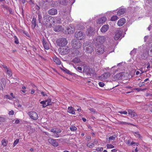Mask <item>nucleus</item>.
<instances>
[{
  "mask_svg": "<svg viewBox=\"0 0 152 152\" xmlns=\"http://www.w3.org/2000/svg\"><path fill=\"white\" fill-rule=\"evenodd\" d=\"M106 38L104 36H99L95 38L93 41V42L95 46H98L102 44L105 41Z\"/></svg>",
  "mask_w": 152,
  "mask_h": 152,
  "instance_id": "obj_1",
  "label": "nucleus"
},
{
  "mask_svg": "<svg viewBox=\"0 0 152 152\" xmlns=\"http://www.w3.org/2000/svg\"><path fill=\"white\" fill-rule=\"evenodd\" d=\"M57 17H52L47 14H45L43 16L44 22L45 21V24L47 25L48 23H55L57 20Z\"/></svg>",
  "mask_w": 152,
  "mask_h": 152,
  "instance_id": "obj_2",
  "label": "nucleus"
},
{
  "mask_svg": "<svg viewBox=\"0 0 152 152\" xmlns=\"http://www.w3.org/2000/svg\"><path fill=\"white\" fill-rule=\"evenodd\" d=\"M84 49L85 50V52L88 53H91L94 51V48L91 44L87 42L84 43Z\"/></svg>",
  "mask_w": 152,
  "mask_h": 152,
  "instance_id": "obj_3",
  "label": "nucleus"
},
{
  "mask_svg": "<svg viewBox=\"0 0 152 152\" xmlns=\"http://www.w3.org/2000/svg\"><path fill=\"white\" fill-rule=\"evenodd\" d=\"M72 46L74 49H78L81 47V44L78 39H74L72 41Z\"/></svg>",
  "mask_w": 152,
  "mask_h": 152,
  "instance_id": "obj_4",
  "label": "nucleus"
},
{
  "mask_svg": "<svg viewBox=\"0 0 152 152\" xmlns=\"http://www.w3.org/2000/svg\"><path fill=\"white\" fill-rule=\"evenodd\" d=\"M83 71L87 75H94L95 73L94 70L88 66L85 67Z\"/></svg>",
  "mask_w": 152,
  "mask_h": 152,
  "instance_id": "obj_5",
  "label": "nucleus"
},
{
  "mask_svg": "<svg viewBox=\"0 0 152 152\" xmlns=\"http://www.w3.org/2000/svg\"><path fill=\"white\" fill-rule=\"evenodd\" d=\"M96 53L99 54H102L104 51V46L103 45L96 46Z\"/></svg>",
  "mask_w": 152,
  "mask_h": 152,
  "instance_id": "obj_6",
  "label": "nucleus"
},
{
  "mask_svg": "<svg viewBox=\"0 0 152 152\" xmlns=\"http://www.w3.org/2000/svg\"><path fill=\"white\" fill-rule=\"evenodd\" d=\"M58 45L61 47H66V39L62 38L57 41Z\"/></svg>",
  "mask_w": 152,
  "mask_h": 152,
  "instance_id": "obj_7",
  "label": "nucleus"
},
{
  "mask_svg": "<svg viewBox=\"0 0 152 152\" xmlns=\"http://www.w3.org/2000/svg\"><path fill=\"white\" fill-rule=\"evenodd\" d=\"M30 117L32 119L36 120L38 118V116L37 113L34 111H30L28 113Z\"/></svg>",
  "mask_w": 152,
  "mask_h": 152,
  "instance_id": "obj_8",
  "label": "nucleus"
},
{
  "mask_svg": "<svg viewBox=\"0 0 152 152\" xmlns=\"http://www.w3.org/2000/svg\"><path fill=\"white\" fill-rule=\"evenodd\" d=\"M123 33V31L120 29L117 30L116 34L114 37V39L115 40H118L121 36Z\"/></svg>",
  "mask_w": 152,
  "mask_h": 152,
  "instance_id": "obj_9",
  "label": "nucleus"
},
{
  "mask_svg": "<svg viewBox=\"0 0 152 152\" xmlns=\"http://www.w3.org/2000/svg\"><path fill=\"white\" fill-rule=\"evenodd\" d=\"M110 75V73L107 72L104 73L101 76L99 77V78L101 80H102L107 79V78H109Z\"/></svg>",
  "mask_w": 152,
  "mask_h": 152,
  "instance_id": "obj_10",
  "label": "nucleus"
},
{
  "mask_svg": "<svg viewBox=\"0 0 152 152\" xmlns=\"http://www.w3.org/2000/svg\"><path fill=\"white\" fill-rule=\"evenodd\" d=\"M75 37L79 39L82 40L84 38V34L81 31L76 32Z\"/></svg>",
  "mask_w": 152,
  "mask_h": 152,
  "instance_id": "obj_11",
  "label": "nucleus"
},
{
  "mask_svg": "<svg viewBox=\"0 0 152 152\" xmlns=\"http://www.w3.org/2000/svg\"><path fill=\"white\" fill-rule=\"evenodd\" d=\"M75 30L74 26L72 25H70L67 28V32L68 34H72Z\"/></svg>",
  "mask_w": 152,
  "mask_h": 152,
  "instance_id": "obj_12",
  "label": "nucleus"
},
{
  "mask_svg": "<svg viewBox=\"0 0 152 152\" xmlns=\"http://www.w3.org/2000/svg\"><path fill=\"white\" fill-rule=\"evenodd\" d=\"M57 140H54L52 138L48 139L49 142L54 147H57L58 145Z\"/></svg>",
  "mask_w": 152,
  "mask_h": 152,
  "instance_id": "obj_13",
  "label": "nucleus"
},
{
  "mask_svg": "<svg viewBox=\"0 0 152 152\" xmlns=\"http://www.w3.org/2000/svg\"><path fill=\"white\" fill-rule=\"evenodd\" d=\"M107 20V18L105 17H103L99 18L96 21V23L97 24H102L104 23Z\"/></svg>",
  "mask_w": 152,
  "mask_h": 152,
  "instance_id": "obj_14",
  "label": "nucleus"
},
{
  "mask_svg": "<svg viewBox=\"0 0 152 152\" xmlns=\"http://www.w3.org/2000/svg\"><path fill=\"white\" fill-rule=\"evenodd\" d=\"M58 12L57 10L55 8H52L48 11V13L50 15H55L57 14Z\"/></svg>",
  "mask_w": 152,
  "mask_h": 152,
  "instance_id": "obj_15",
  "label": "nucleus"
},
{
  "mask_svg": "<svg viewBox=\"0 0 152 152\" xmlns=\"http://www.w3.org/2000/svg\"><path fill=\"white\" fill-rule=\"evenodd\" d=\"M126 20L124 18H121L119 20L117 23L118 25L119 26H122L125 23Z\"/></svg>",
  "mask_w": 152,
  "mask_h": 152,
  "instance_id": "obj_16",
  "label": "nucleus"
},
{
  "mask_svg": "<svg viewBox=\"0 0 152 152\" xmlns=\"http://www.w3.org/2000/svg\"><path fill=\"white\" fill-rule=\"evenodd\" d=\"M94 29L92 28H90L87 29L86 34L88 36H91L94 34Z\"/></svg>",
  "mask_w": 152,
  "mask_h": 152,
  "instance_id": "obj_17",
  "label": "nucleus"
},
{
  "mask_svg": "<svg viewBox=\"0 0 152 152\" xmlns=\"http://www.w3.org/2000/svg\"><path fill=\"white\" fill-rule=\"evenodd\" d=\"M42 42L45 49L47 50H49L50 48L49 44L46 42L44 37L42 38Z\"/></svg>",
  "mask_w": 152,
  "mask_h": 152,
  "instance_id": "obj_18",
  "label": "nucleus"
},
{
  "mask_svg": "<svg viewBox=\"0 0 152 152\" xmlns=\"http://www.w3.org/2000/svg\"><path fill=\"white\" fill-rule=\"evenodd\" d=\"M109 29V26L108 25H105L103 26L100 29L102 32L104 33L106 32Z\"/></svg>",
  "mask_w": 152,
  "mask_h": 152,
  "instance_id": "obj_19",
  "label": "nucleus"
},
{
  "mask_svg": "<svg viewBox=\"0 0 152 152\" xmlns=\"http://www.w3.org/2000/svg\"><path fill=\"white\" fill-rule=\"evenodd\" d=\"M66 47H61L60 53L61 55H65L66 53Z\"/></svg>",
  "mask_w": 152,
  "mask_h": 152,
  "instance_id": "obj_20",
  "label": "nucleus"
},
{
  "mask_svg": "<svg viewBox=\"0 0 152 152\" xmlns=\"http://www.w3.org/2000/svg\"><path fill=\"white\" fill-rule=\"evenodd\" d=\"M126 10V9H121L118 11L117 13V15L118 16H120L122 14H123L125 12Z\"/></svg>",
  "mask_w": 152,
  "mask_h": 152,
  "instance_id": "obj_21",
  "label": "nucleus"
},
{
  "mask_svg": "<svg viewBox=\"0 0 152 152\" xmlns=\"http://www.w3.org/2000/svg\"><path fill=\"white\" fill-rule=\"evenodd\" d=\"M68 112L69 113H71L72 114H75V109L74 108H73L72 107H70L68 108Z\"/></svg>",
  "mask_w": 152,
  "mask_h": 152,
  "instance_id": "obj_22",
  "label": "nucleus"
},
{
  "mask_svg": "<svg viewBox=\"0 0 152 152\" xmlns=\"http://www.w3.org/2000/svg\"><path fill=\"white\" fill-rule=\"evenodd\" d=\"M54 62L58 65H60L61 64V62L60 59L57 57L55 56L53 58Z\"/></svg>",
  "mask_w": 152,
  "mask_h": 152,
  "instance_id": "obj_23",
  "label": "nucleus"
},
{
  "mask_svg": "<svg viewBox=\"0 0 152 152\" xmlns=\"http://www.w3.org/2000/svg\"><path fill=\"white\" fill-rule=\"evenodd\" d=\"M107 137H108V136H107ZM116 137V135H114V136H110L109 137H107L106 138V140L107 141H108V143H110L111 141L115 140V137Z\"/></svg>",
  "mask_w": 152,
  "mask_h": 152,
  "instance_id": "obj_24",
  "label": "nucleus"
},
{
  "mask_svg": "<svg viewBox=\"0 0 152 152\" xmlns=\"http://www.w3.org/2000/svg\"><path fill=\"white\" fill-rule=\"evenodd\" d=\"M61 26H55L54 28V31L56 32H59L61 31Z\"/></svg>",
  "mask_w": 152,
  "mask_h": 152,
  "instance_id": "obj_25",
  "label": "nucleus"
},
{
  "mask_svg": "<svg viewBox=\"0 0 152 152\" xmlns=\"http://www.w3.org/2000/svg\"><path fill=\"white\" fill-rule=\"evenodd\" d=\"M71 62H73L77 64L80 62V60L79 58L78 57H76L73 59Z\"/></svg>",
  "mask_w": 152,
  "mask_h": 152,
  "instance_id": "obj_26",
  "label": "nucleus"
},
{
  "mask_svg": "<svg viewBox=\"0 0 152 152\" xmlns=\"http://www.w3.org/2000/svg\"><path fill=\"white\" fill-rule=\"evenodd\" d=\"M118 124H121L122 125H132L133 126H135V125H134V124H131L130 123H127V122H123V121H119L118 122Z\"/></svg>",
  "mask_w": 152,
  "mask_h": 152,
  "instance_id": "obj_27",
  "label": "nucleus"
},
{
  "mask_svg": "<svg viewBox=\"0 0 152 152\" xmlns=\"http://www.w3.org/2000/svg\"><path fill=\"white\" fill-rule=\"evenodd\" d=\"M31 23L32 28H34L36 26V19L35 18H33L31 22Z\"/></svg>",
  "mask_w": 152,
  "mask_h": 152,
  "instance_id": "obj_28",
  "label": "nucleus"
},
{
  "mask_svg": "<svg viewBox=\"0 0 152 152\" xmlns=\"http://www.w3.org/2000/svg\"><path fill=\"white\" fill-rule=\"evenodd\" d=\"M7 141L6 140H2L1 142L2 145L4 146H5L7 145Z\"/></svg>",
  "mask_w": 152,
  "mask_h": 152,
  "instance_id": "obj_29",
  "label": "nucleus"
},
{
  "mask_svg": "<svg viewBox=\"0 0 152 152\" xmlns=\"http://www.w3.org/2000/svg\"><path fill=\"white\" fill-rule=\"evenodd\" d=\"M6 72L9 77H11L12 76V72L10 69H7V71H6Z\"/></svg>",
  "mask_w": 152,
  "mask_h": 152,
  "instance_id": "obj_30",
  "label": "nucleus"
},
{
  "mask_svg": "<svg viewBox=\"0 0 152 152\" xmlns=\"http://www.w3.org/2000/svg\"><path fill=\"white\" fill-rule=\"evenodd\" d=\"M46 101V100L40 102L41 104H43V107L44 108L47 106Z\"/></svg>",
  "mask_w": 152,
  "mask_h": 152,
  "instance_id": "obj_31",
  "label": "nucleus"
},
{
  "mask_svg": "<svg viewBox=\"0 0 152 152\" xmlns=\"http://www.w3.org/2000/svg\"><path fill=\"white\" fill-rule=\"evenodd\" d=\"M70 129L72 131H75L77 129V128L76 127L73 126H72L70 127Z\"/></svg>",
  "mask_w": 152,
  "mask_h": 152,
  "instance_id": "obj_32",
  "label": "nucleus"
},
{
  "mask_svg": "<svg viewBox=\"0 0 152 152\" xmlns=\"http://www.w3.org/2000/svg\"><path fill=\"white\" fill-rule=\"evenodd\" d=\"M118 19V17L117 16H112L111 18V20L113 21H115Z\"/></svg>",
  "mask_w": 152,
  "mask_h": 152,
  "instance_id": "obj_33",
  "label": "nucleus"
},
{
  "mask_svg": "<svg viewBox=\"0 0 152 152\" xmlns=\"http://www.w3.org/2000/svg\"><path fill=\"white\" fill-rule=\"evenodd\" d=\"M14 39L15 43L16 44H18L19 43V41L17 37L15 36H14Z\"/></svg>",
  "mask_w": 152,
  "mask_h": 152,
  "instance_id": "obj_34",
  "label": "nucleus"
},
{
  "mask_svg": "<svg viewBox=\"0 0 152 152\" xmlns=\"http://www.w3.org/2000/svg\"><path fill=\"white\" fill-rule=\"evenodd\" d=\"M87 146L88 147H89V148H92L93 147H94V146H95L94 145V144L93 143H90V142H89L88 144H87Z\"/></svg>",
  "mask_w": 152,
  "mask_h": 152,
  "instance_id": "obj_35",
  "label": "nucleus"
},
{
  "mask_svg": "<svg viewBox=\"0 0 152 152\" xmlns=\"http://www.w3.org/2000/svg\"><path fill=\"white\" fill-rule=\"evenodd\" d=\"M47 106L50 105L51 104V100L50 99L46 100Z\"/></svg>",
  "mask_w": 152,
  "mask_h": 152,
  "instance_id": "obj_36",
  "label": "nucleus"
},
{
  "mask_svg": "<svg viewBox=\"0 0 152 152\" xmlns=\"http://www.w3.org/2000/svg\"><path fill=\"white\" fill-rule=\"evenodd\" d=\"M38 17L39 22H40L42 18V17L41 13H38Z\"/></svg>",
  "mask_w": 152,
  "mask_h": 152,
  "instance_id": "obj_37",
  "label": "nucleus"
},
{
  "mask_svg": "<svg viewBox=\"0 0 152 152\" xmlns=\"http://www.w3.org/2000/svg\"><path fill=\"white\" fill-rule=\"evenodd\" d=\"M96 150L98 152H101L103 150V148L102 147L97 148L96 149Z\"/></svg>",
  "mask_w": 152,
  "mask_h": 152,
  "instance_id": "obj_38",
  "label": "nucleus"
},
{
  "mask_svg": "<svg viewBox=\"0 0 152 152\" xmlns=\"http://www.w3.org/2000/svg\"><path fill=\"white\" fill-rule=\"evenodd\" d=\"M5 121V118L4 116H0V122H4Z\"/></svg>",
  "mask_w": 152,
  "mask_h": 152,
  "instance_id": "obj_39",
  "label": "nucleus"
},
{
  "mask_svg": "<svg viewBox=\"0 0 152 152\" xmlns=\"http://www.w3.org/2000/svg\"><path fill=\"white\" fill-rule=\"evenodd\" d=\"M107 148H113L114 147L111 144H108L107 145Z\"/></svg>",
  "mask_w": 152,
  "mask_h": 152,
  "instance_id": "obj_40",
  "label": "nucleus"
},
{
  "mask_svg": "<svg viewBox=\"0 0 152 152\" xmlns=\"http://www.w3.org/2000/svg\"><path fill=\"white\" fill-rule=\"evenodd\" d=\"M19 140L18 139H16L14 142L13 143V145L14 147L16 145H17L19 142Z\"/></svg>",
  "mask_w": 152,
  "mask_h": 152,
  "instance_id": "obj_41",
  "label": "nucleus"
},
{
  "mask_svg": "<svg viewBox=\"0 0 152 152\" xmlns=\"http://www.w3.org/2000/svg\"><path fill=\"white\" fill-rule=\"evenodd\" d=\"M123 72L119 73L116 75V77L119 78L120 77H121L123 75Z\"/></svg>",
  "mask_w": 152,
  "mask_h": 152,
  "instance_id": "obj_42",
  "label": "nucleus"
},
{
  "mask_svg": "<svg viewBox=\"0 0 152 152\" xmlns=\"http://www.w3.org/2000/svg\"><path fill=\"white\" fill-rule=\"evenodd\" d=\"M136 49H134L132 50L131 52L130 53V54L131 55L135 54L136 52Z\"/></svg>",
  "mask_w": 152,
  "mask_h": 152,
  "instance_id": "obj_43",
  "label": "nucleus"
},
{
  "mask_svg": "<svg viewBox=\"0 0 152 152\" xmlns=\"http://www.w3.org/2000/svg\"><path fill=\"white\" fill-rule=\"evenodd\" d=\"M4 98H6L7 99H9L10 100H12V97H11V96H10L9 95H6L4 96Z\"/></svg>",
  "mask_w": 152,
  "mask_h": 152,
  "instance_id": "obj_44",
  "label": "nucleus"
},
{
  "mask_svg": "<svg viewBox=\"0 0 152 152\" xmlns=\"http://www.w3.org/2000/svg\"><path fill=\"white\" fill-rule=\"evenodd\" d=\"M131 117H134L137 116V114L134 112H133L131 115H130Z\"/></svg>",
  "mask_w": 152,
  "mask_h": 152,
  "instance_id": "obj_45",
  "label": "nucleus"
},
{
  "mask_svg": "<svg viewBox=\"0 0 152 152\" xmlns=\"http://www.w3.org/2000/svg\"><path fill=\"white\" fill-rule=\"evenodd\" d=\"M118 113H119L121 114H124L125 115H126L127 114V112L126 111H119L118 112Z\"/></svg>",
  "mask_w": 152,
  "mask_h": 152,
  "instance_id": "obj_46",
  "label": "nucleus"
},
{
  "mask_svg": "<svg viewBox=\"0 0 152 152\" xmlns=\"http://www.w3.org/2000/svg\"><path fill=\"white\" fill-rule=\"evenodd\" d=\"M14 114V111L13 110L9 111V114L10 115H13Z\"/></svg>",
  "mask_w": 152,
  "mask_h": 152,
  "instance_id": "obj_47",
  "label": "nucleus"
},
{
  "mask_svg": "<svg viewBox=\"0 0 152 152\" xmlns=\"http://www.w3.org/2000/svg\"><path fill=\"white\" fill-rule=\"evenodd\" d=\"M98 84L99 86L101 87H103L104 85V84L102 82H99Z\"/></svg>",
  "mask_w": 152,
  "mask_h": 152,
  "instance_id": "obj_48",
  "label": "nucleus"
},
{
  "mask_svg": "<svg viewBox=\"0 0 152 152\" xmlns=\"http://www.w3.org/2000/svg\"><path fill=\"white\" fill-rule=\"evenodd\" d=\"M83 28L82 26L81 25H78L77 26V28L78 29V30H80L81 29Z\"/></svg>",
  "mask_w": 152,
  "mask_h": 152,
  "instance_id": "obj_49",
  "label": "nucleus"
},
{
  "mask_svg": "<svg viewBox=\"0 0 152 152\" xmlns=\"http://www.w3.org/2000/svg\"><path fill=\"white\" fill-rule=\"evenodd\" d=\"M98 141L97 140L94 139L93 143L94 144V145H96L98 143Z\"/></svg>",
  "mask_w": 152,
  "mask_h": 152,
  "instance_id": "obj_50",
  "label": "nucleus"
},
{
  "mask_svg": "<svg viewBox=\"0 0 152 152\" xmlns=\"http://www.w3.org/2000/svg\"><path fill=\"white\" fill-rule=\"evenodd\" d=\"M128 114L129 115H131L133 112V111L130 109L128 110Z\"/></svg>",
  "mask_w": 152,
  "mask_h": 152,
  "instance_id": "obj_51",
  "label": "nucleus"
},
{
  "mask_svg": "<svg viewBox=\"0 0 152 152\" xmlns=\"http://www.w3.org/2000/svg\"><path fill=\"white\" fill-rule=\"evenodd\" d=\"M62 67L63 68H61V69L63 71H64V72H65L66 73V69L63 66H62Z\"/></svg>",
  "mask_w": 152,
  "mask_h": 152,
  "instance_id": "obj_52",
  "label": "nucleus"
},
{
  "mask_svg": "<svg viewBox=\"0 0 152 152\" xmlns=\"http://www.w3.org/2000/svg\"><path fill=\"white\" fill-rule=\"evenodd\" d=\"M56 129H52L51 130V132H53L54 134H55L56 132Z\"/></svg>",
  "mask_w": 152,
  "mask_h": 152,
  "instance_id": "obj_53",
  "label": "nucleus"
},
{
  "mask_svg": "<svg viewBox=\"0 0 152 152\" xmlns=\"http://www.w3.org/2000/svg\"><path fill=\"white\" fill-rule=\"evenodd\" d=\"M53 136L55 137H59V135H58V134L57 133L54 134L53 135Z\"/></svg>",
  "mask_w": 152,
  "mask_h": 152,
  "instance_id": "obj_54",
  "label": "nucleus"
},
{
  "mask_svg": "<svg viewBox=\"0 0 152 152\" xmlns=\"http://www.w3.org/2000/svg\"><path fill=\"white\" fill-rule=\"evenodd\" d=\"M89 110L91 112H93L94 113L95 112V109H94L93 108H89Z\"/></svg>",
  "mask_w": 152,
  "mask_h": 152,
  "instance_id": "obj_55",
  "label": "nucleus"
},
{
  "mask_svg": "<svg viewBox=\"0 0 152 152\" xmlns=\"http://www.w3.org/2000/svg\"><path fill=\"white\" fill-rule=\"evenodd\" d=\"M10 95L11 96V97H12V99H14V98H16L15 97V96H14V94L13 93H11L10 94Z\"/></svg>",
  "mask_w": 152,
  "mask_h": 152,
  "instance_id": "obj_56",
  "label": "nucleus"
},
{
  "mask_svg": "<svg viewBox=\"0 0 152 152\" xmlns=\"http://www.w3.org/2000/svg\"><path fill=\"white\" fill-rule=\"evenodd\" d=\"M61 131L60 130H58V129H57L56 130V133L58 134L60 133L61 132Z\"/></svg>",
  "mask_w": 152,
  "mask_h": 152,
  "instance_id": "obj_57",
  "label": "nucleus"
},
{
  "mask_svg": "<svg viewBox=\"0 0 152 152\" xmlns=\"http://www.w3.org/2000/svg\"><path fill=\"white\" fill-rule=\"evenodd\" d=\"M77 69L79 71H80V72L82 70V68L80 67H78L77 68Z\"/></svg>",
  "mask_w": 152,
  "mask_h": 152,
  "instance_id": "obj_58",
  "label": "nucleus"
},
{
  "mask_svg": "<svg viewBox=\"0 0 152 152\" xmlns=\"http://www.w3.org/2000/svg\"><path fill=\"white\" fill-rule=\"evenodd\" d=\"M41 94L44 96H46V94L43 92H42Z\"/></svg>",
  "mask_w": 152,
  "mask_h": 152,
  "instance_id": "obj_59",
  "label": "nucleus"
},
{
  "mask_svg": "<svg viewBox=\"0 0 152 152\" xmlns=\"http://www.w3.org/2000/svg\"><path fill=\"white\" fill-rule=\"evenodd\" d=\"M148 38V36H145L144 38V41L146 42L147 41V39Z\"/></svg>",
  "mask_w": 152,
  "mask_h": 152,
  "instance_id": "obj_60",
  "label": "nucleus"
},
{
  "mask_svg": "<svg viewBox=\"0 0 152 152\" xmlns=\"http://www.w3.org/2000/svg\"><path fill=\"white\" fill-rule=\"evenodd\" d=\"M80 64L81 66H84L85 64V63L83 62H81Z\"/></svg>",
  "mask_w": 152,
  "mask_h": 152,
  "instance_id": "obj_61",
  "label": "nucleus"
},
{
  "mask_svg": "<svg viewBox=\"0 0 152 152\" xmlns=\"http://www.w3.org/2000/svg\"><path fill=\"white\" fill-rule=\"evenodd\" d=\"M20 121H19V120H16L15 121V123L16 124H18L19 123Z\"/></svg>",
  "mask_w": 152,
  "mask_h": 152,
  "instance_id": "obj_62",
  "label": "nucleus"
},
{
  "mask_svg": "<svg viewBox=\"0 0 152 152\" xmlns=\"http://www.w3.org/2000/svg\"><path fill=\"white\" fill-rule=\"evenodd\" d=\"M126 144L127 145H130V143L131 142H130V141H129V140L127 141L126 142Z\"/></svg>",
  "mask_w": 152,
  "mask_h": 152,
  "instance_id": "obj_63",
  "label": "nucleus"
},
{
  "mask_svg": "<svg viewBox=\"0 0 152 152\" xmlns=\"http://www.w3.org/2000/svg\"><path fill=\"white\" fill-rule=\"evenodd\" d=\"M117 151V150L116 149H113L111 150L112 152H116Z\"/></svg>",
  "mask_w": 152,
  "mask_h": 152,
  "instance_id": "obj_64",
  "label": "nucleus"
}]
</instances>
